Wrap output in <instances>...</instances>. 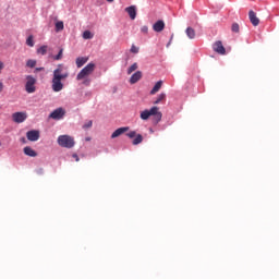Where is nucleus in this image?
<instances>
[{
	"label": "nucleus",
	"instance_id": "nucleus-23",
	"mask_svg": "<svg viewBox=\"0 0 279 279\" xmlns=\"http://www.w3.org/2000/svg\"><path fill=\"white\" fill-rule=\"evenodd\" d=\"M64 29V22L59 21L56 23V32H62Z\"/></svg>",
	"mask_w": 279,
	"mask_h": 279
},
{
	"label": "nucleus",
	"instance_id": "nucleus-6",
	"mask_svg": "<svg viewBox=\"0 0 279 279\" xmlns=\"http://www.w3.org/2000/svg\"><path fill=\"white\" fill-rule=\"evenodd\" d=\"M126 136L129 138H134L135 137L132 142L133 145H141V143H143V135H141V134L136 135V131H131V132L126 133Z\"/></svg>",
	"mask_w": 279,
	"mask_h": 279
},
{
	"label": "nucleus",
	"instance_id": "nucleus-8",
	"mask_svg": "<svg viewBox=\"0 0 279 279\" xmlns=\"http://www.w3.org/2000/svg\"><path fill=\"white\" fill-rule=\"evenodd\" d=\"M214 51L216 53H219L220 56H226V47H223V44L221 41H216L213 46Z\"/></svg>",
	"mask_w": 279,
	"mask_h": 279
},
{
	"label": "nucleus",
	"instance_id": "nucleus-35",
	"mask_svg": "<svg viewBox=\"0 0 279 279\" xmlns=\"http://www.w3.org/2000/svg\"><path fill=\"white\" fill-rule=\"evenodd\" d=\"M0 93H3V83L0 81Z\"/></svg>",
	"mask_w": 279,
	"mask_h": 279
},
{
	"label": "nucleus",
	"instance_id": "nucleus-22",
	"mask_svg": "<svg viewBox=\"0 0 279 279\" xmlns=\"http://www.w3.org/2000/svg\"><path fill=\"white\" fill-rule=\"evenodd\" d=\"M136 69H138V63H133V64L128 69V75H132V73H134V71H136Z\"/></svg>",
	"mask_w": 279,
	"mask_h": 279
},
{
	"label": "nucleus",
	"instance_id": "nucleus-21",
	"mask_svg": "<svg viewBox=\"0 0 279 279\" xmlns=\"http://www.w3.org/2000/svg\"><path fill=\"white\" fill-rule=\"evenodd\" d=\"M167 99V94L161 93L159 96H157L156 100L154 101L155 105L160 104V101H165Z\"/></svg>",
	"mask_w": 279,
	"mask_h": 279
},
{
	"label": "nucleus",
	"instance_id": "nucleus-7",
	"mask_svg": "<svg viewBox=\"0 0 279 279\" xmlns=\"http://www.w3.org/2000/svg\"><path fill=\"white\" fill-rule=\"evenodd\" d=\"M14 123H23L27 119V113L25 112H15L12 114Z\"/></svg>",
	"mask_w": 279,
	"mask_h": 279
},
{
	"label": "nucleus",
	"instance_id": "nucleus-36",
	"mask_svg": "<svg viewBox=\"0 0 279 279\" xmlns=\"http://www.w3.org/2000/svg\"><path fill=\"white\" fill-rule=\"evenodd\" d=\"M3 71V62L0 61V73Z\"/></svg>",
	"mask_w": 279,
	"mask_h": 279
},
{
	"label": "nucleus",
	"instance_id": "nucleus-29",
	"mask_svg": "<svg viewBox=\"0 0 279 279\" xmlns=\"http://www.w3.org/2000/svg\"><path fill=\"white\" fill-rule=\"evenodd\" d=\"M63 49L59 50V53L54 57V60H62V53H63Z\"/></svg>",
	"mask_w": 279,
	"mask_h": 279
},
{
	"label": "nucleus",
	"instance_id": "nucleus-27",
	"mask_svg": "<svg viewBox=\"0 0 279 279\" xmlns=\"http://www.w3.org/2000/svg\"><path fill=\"white\" fill-rule=\"evenodd\" d=\"M26 45L28 47H34V37L33 36H28L26 39Z\"/></svg>",
	"mask_w": 279,
	"mask_h": 279
},
{
	"label": "nucleus",
	"instance_id": "nucleus-11",
	"mask_svg": "<svg viewBox=\"0 0 279 279\" xmlns=\"http://www.w3.org/2000/svg\"><path fill=\"white\" fill-rule=\"evenodd\" d=\"M248 19H250L252 25H254V27H258L260 20L258 19V16H256V12L250 11Z\"/></svg>",
	"mask_w": 279,
	"mask_h": 279
},
{
	"label": "nucleus",
	"instance_id": "nucleus-4",
	"mask_svg": "<svg viewBox=\"0 0 279 279\" xmlns=\"http://www.w3.org/2000/svg\"><path fill=\"white\" fill-rule=\"evenodd\" d=\"M57 143L60 147H65V149H72V147H75V140L70 135H60Z\"/></svg>",
	"mask_w": 279,
	"mask_h": 279
},
{
	"label": "nucleus",
	"instance_id": "nucleus-2",
	"mask_svg": "<svg viewBox=\"0 0 279 279\" xmlns=\"http://www.w3.org/2000/svg\"><path fill=\"white\" fill-rule=\"evenodd\" d=\"M95 63L90 62L85 68H83L76 75L77 82H82L83 86H90L93 81L88 76L95 73Z\"/></svg>",
	"mask_w": 279,
	"mask_h": 279
},
{
	"label": "nucleus",
	"instance_id": "nucleus-25",
	"mask_svg": "<svg viewBox=\"0 0 279 279\" xmlns=\"http://www.w3.org/2000/svg\"><path fill=\"white\" fill-rule=\"evenodd\" d=\"M231 32H233L234 34H239V32H240L239 23H233L232 24Z\"/></svg>",
	"mask_w": 279,
	"mask_h": 279
},
{
	"label": "nucleus",
	"instance_id": "nucleus-30",
	"mask_svg": "<svg viewBox=\"0 0 279 279\" xmlns=\"http://www.w3.org/2000/svg\"><path fill=\"white\" fill-rule=\"evenodd\" d=\"M131 53H138V47H136V46H132L131 47Z\"/></svg>",
	"mask_w": 279,
	"mask_h": 279
},
{
	"label": "nucleus",
	"instance_id": "nucleus-31",
	"mask_svg": "<svg viewBox=\"0 0 279 279\" xmlns=\"http://www.w3.org/2000/svg\"><path fill=\"white\" fill-rule=\"evenodd\" d=\"M141 32H142V34H147V32H149V27L142 26Z\"/></svg>",
	"mask_w": 279,
	"mask_h": 279
},
{
	"label": "nucleus",
	"instance_id": "nucleus-20",
	"mask_svg": "<svg viewBox=\"0 0 279 279\" xmlns=\"http://www.w3.org/2000/svg\"><path fill=\"white\" fill-rule=\"evenodd\" d=\"M49 47L48 46H41L37 49V53L39 56H47V51H48Z\"/></svg>",
	"mask_w": 279,
	"mask_h": 279
},
{
	"label": "nucleus",
	"instance_id": "nucleus-32",
	"mask_svg": "<svg viewBox=\"0 0 279 279\" xmlns=\"http://www.w3.org/2000/svg\"><path fill=\"white\" fill-rule=\"evenodd\" d=\"M43 173H45V169L39 168V169L36 170L37 175H43Z\"/></svg>",
	"mask_w": 279,
	"mask_h": 279
},
{
	"label": "nucleus",
	"instance_id": "nucleus-33",
	"mask_svg": "<svg viewBox=\"0 0 279 279\" xmlns=\"http://www.w3.org/2000/svg\"><path fill=\"white\" fill-rule=\"evenodd\" d=\"M39 71H45V68H36L34 73H38Z\"/></svg>",
	"mask_w": 279,
	"mask_h": 279
},
{
	"label": "nucleus",
	"instance_id": "nucleus-15",
	"mask_svg": "<svg viewBox=\"0 0 279 279\" xmlns=\"http://www.w3.org/2000/svg\"><path fill=\"white\" fill-rule=\"evenodd\" d=\"M125 12H128L131 21H134V19H136V7L134 5L129 7L125 9Z\"/></svg>",
	"mask_w": 279,
	"mask_h": 279
},
{
	"label": "nucleus",
	"instance_id": "nucleus-37",
	"mask_svg": "<svg viewBox=\"0 0 279 279\" xmlns=\"http://www.w3.org/2000/svg\"><path fill=\"white\" fill-rule=\"evenodd\" d=\"M108 1V3H112V1H114V0H107Z\"/></svg>",
	"mask_w": 279,
	"mask_h": 279
},
{
	"label": "nucleus",
	"instance_id": "nucleus-12",
	"mask_svg": "<svg viewBox=\"0 0 279 279\" xmlns=\"http://www.w3.org/2000/svg\"><path fill=\"white\" fill-rule=\"evenodd\" d=\"M129 130V126L119 128L111 134V138H118V136H121V134H125V132H128Z\"/></svg>",
	"mask_w": 279,
	"mask_h": 279
},
{
	"label": "nucleus",
	"instance_id": "nucleus-18",
	"mask_svg": "<svg viewBox=\"0 0 279 279\" xmlns=\"http://www.w3.org/2000/svg\"><path fill=\"white\" fill-rule=\"evenodd\" d=\"M185 34H186V36H187V38H190V40H193V39H195V36H196V34H195V28H193V27H187L186 29H185Z\"/></svg>",
	"mask_w": 279,
	"mask_h": 279
},
{
	"label": "nucleus",
	"instance_id": "nucleus-5",
	"mask_svg": "<svg viewBox=\"0 0 279 279\" xmlns=\"http://www.w3.org/2000/svg\"><path fill=\"white\" fill-rule=\"evenodd\" d=\"M25 90L28 94L36 93V77L32 75L26 76Z\"/></svg>",
	"mask_w": 279,
	"mask_h": 279
},
{
	"label": "nucleus",
	"instance_id": "nucleus-34",
	"mask_svg": "<svg viewBox=\"0 0 279 279\" xmlns=\"http://www.w3.org/2000/svg\"><path fill=\"white\" fill-rule=\"evenodd\" d=\"M73 158H75L76 162H80V157L77 156V154H74Z\"/></svg>",
	"mask_w": 279,
	"mask_h": 279
},
{
	"label": "nucleus",
	"instance_id": "nucleus-13",
	"mask_svg": "<svg viewBox=\"0 0 279 279\" xmlns=\"http://www.w3.org/2000/svg\"><path fill=\"white\" fill-rule=\"evenodd\" d=\"M143 77V72L136 71L134 74H132L130 78V84H136V82H141Z\"/></svg>",
	"mask_w": 279,
	"mask_h": 279
},
{
	"label": "nucleus",
	"instance_id": "nucleus-16",
	"mask_svg": "<svg viewBox=\"0 0 279 279\" xmlns=\"http://www.w3.org/2000/svg\"><path fill=\"white\" fill-rule=\"evenodd\" d=\"M24 154L25 156H29L31 158H36V156H38V153H36V150H34L29 146L24 147Z\"/></svg>",
	"mask_w": 279,
	"mask_h": 279
},
{
	"label": "nucleus",
	"instance_id": "nucleus-26",
	"mask_svg": "<svg viewBox=\"0 0 279 279\" xmlns=\"http://www.w3.org/2000/svg\"><path fill=\"white\" fill-rule=\"evenodd\" d=\"M26 66H28L29 69H34V66H36V60L29 59V60L26 62Z\"/></svg>",
	"mask_w": 279,
	"mask_h": 279
},
{
	"label": "nucleus",
	"instance_id": "nucleus-19",
	"mask_svg": "<svg viewBox=\"0 0 279 279\" xmlns=\"http://www.w3.org/2000/svg\"><path fill=\"white\" fill-rule=\"evenodd\" d=\"M160 88H162V81H159L155 84V86L150 90V95H156V93H158V90H160Z\"/></svg>",
	"mask_w": 279,
	"mask_h": 279
},
{
	"label": "nucleus",
	"instance_id": "nucleus-28",
	"mask_svg": "<svg viewBox=\"0 0 279 279\" xmlns=\"http://www.w3.org/2000/svg\"><path fill=\"white\" fill-rule=\"evenodd\" d=\"M88 128H93V120L87 121V122L83 125V130H88Z\"/></svg>",
	"mask_w": 279,
	"mask_h": 279
},
{
	"label": "nucleus",
	"instance_id": "nucleus-3",
	"mask_svg": "<svg viewBox=\"0 0 279 279\" xmlns=\"http://www.w3.org/2000/svg\"><path fill=\"white\" fill-rule=\"evenodd\" d=\"M149 117H154V123H160L162 121V112L159 111L158 107H153L150 110L146 109L140 114L142 121H147Z\"/></svg>",
	"mask_w": 279,
	"mask_h": 279
},
{
	"label": "nucleus",
	"instance_id": "nucleus-9",
	"mask_svg": "<svg viewBox=\"0 0 279 279\" xmlns=\"http://www.w3.org/2000/svg\"><path fill=\"white\" fill-rule=\"evenodd\" d=\"M65 113L66 112L64 111V109L58 108L50 113V119H54V120L59 121V119H62V117H64Z\"/></svg>",
	"mask_w": 279,
	"mask_h": 279
},
{
	"label": "nucleus",
	"instance_id": "nucleus-10",
	"mask_svg": "<svg viewBox=\"0 0 279 279\" xmlns=\"http://www.w3.org/2000/svg\"><path fill=\"white\" fill-rule=\"evenodd\" d=\"M26 138H28V141L34 143V142L38 141V138H40V132H38L36 130L28 131L26 133Z\"/></svg>",
	"mask_w": 279,
	"mask_h": 279
},
{
	"label": "nucleus",
	"instance_id": "nucleus-24",
	"mask_svg": "<svg viewBox=\"0 0 279 279\" xmlns=\"http://www.w3.org/2000/svg\"><path fill=\"white\" fill-rule=\"evenodd\" d=\"M83 38H84V40H90V39H93V33H90V31H85V32L83 33Z\"/></svg>",
	"mask_w": 279,
	"mask_h": 279
},
{
	"label": "nucleus",
	"instance_id": "nucleus-14",
	"mask_svg": "<svg viewBox=\"0 0 279 279\" xmlns=\"http://www.w3.org/2000/svg\"><path fill=\"white\" fill-rule=\"evenodd\" d=\"M154 32L160 33L165 29V21L158 20L154 25H153Z\"/></svg>",
	"mask_w": 279,
	"mask_h": 279
},
{
	"label": "nucleus",
	"instance_id": "nucleus-1",
	"mask_svg": "<svg viewBox=\"0 0 279 279\" xmlns=\"http://www.w3.org/2000/svg\"><path fill=\"white\" fill-rule=\"evenodd\" d=\"M69 77V73L64 72V65L59 64L56 70L52 72V81H51V88L53 93H60L64 89V80Z\"/></svg>",
	"mask_w": 279,
	"mask_h": 279
},
{
	"label": "nucleus",
	"instance_id": "nucleus-17",
	"mask_svg": "<svg viewBox=\"0 0 279 279\" xmlns=\"http://www.w3.org/2000/svg\"><path fill=\"white\" fill-rule=\"evenodd\" d=\"M86 62H88V58H86V57H78V58H76V66H77V69H82V66H84V64H86Z\"/></svg>",
	"mask_w": 279,
	"mask_h": 279
}]
</instances>
